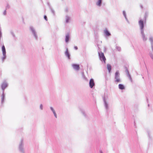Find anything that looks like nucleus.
I'll return each instance as SVG.
<instances>
[{
  "mask_svg": "<svg viewBox=\"0 0 153 153\" xmlns=\"http://www.w3.org/2000/svg\"><path fill=\"white\" fill-rule=\"evenodd\" d=\"M138 23L140 27L142 38L143 41H145L147 40V38L145 36V34L144 33V24L143 20L140 19Z\"/></svg>",
  "mask_w": 153,
  "mask_h": 153,
  "instance_id": "1",
  "label": "nucleus"
},
{
  "mask_svg": "<svg viewBox=\"0 0 153 153\" xmlns=\"http://www.w3.org/2000/svg\"><path fill=\"white\" fill-rule=\"evenodd\" d=\"M115 82L116 83L120 82H121L119 72L118 71H116L115 74Z\"/></svg>",
  "mask_w": 153,
  "mask_h": 153,
  "instance_id": "2",
  "label": "nucleus"
},
{
  "mask_svg": "<svg viewBox=\"0 0 153 153\" xmlns=\"http://www.w3.org/2000/svg\"><path fill=\"white\" fill-rule=\"evenodd\" d=\"M100 59L101 60H103L105 63V62L106 59L103 53L101 52L99 54Z\"/></svg>",
  "mask_w": 153,
  "mask_h": 153,
  "instance_id": "3",
  "label": "nucleus"
},
{
  "mask_svg": "<svg viewBox=\"0 0 153 153\" xmlns=\"http://www.w3.org/2000/svg\"><path fill=\"white\" fill-rule=\"evenodd\" d=\"M2 51L3 53V55L4 56L2 58V60L3 61L5 59V55H6V51L5 47L4 45H3L2 47Z\"/></svg>",
  "mask_w": 153,
  "mask_h": 153,
  "instance_id": "4",
  "label": "nucleus"
},
{
  "mask_svg": "<svg viewBox=\"0 0 153 153\" xmlns=\"http://www.w3.org/2000/svg\"><path fill=\"white\" fill-rule=\"evenodd\" d=\"M95 85L94 80L93 79H90L89 82V86L91 88H92Z\"/></svg>",
  "mask_w": 153,
  "mask_h": 153,
  "instance_id": "5",
  "label": "nucleus"
},
{
  "mask_svg": "<svg viewBox=\"0 0 153 153\" xmlns=\"http://www.w3.org/2000/svg\"><path fill=\"white\" fill-rule=\"evenodd\" d=\"M72 66L76 70H78L80 68L79 66V65L74 64L72 65Z\"/></svg>",
  "mask_w": 153,
  "mask_h": 153,
  "instance_id": "6",
  "label": "nucleus"
},
{
  "mask_svg": "<svg viewBox=\"0 0 153 153\" xmlns=\"http://www.w3.org/2000/svg\"><path fill=\"white\" fill-rule=\"evenodd\" d=\"M7 86V83L5 82H4L2 84L1 87L2 89L4 90Z\"/></svg>",
  "mask_w": 153,
  "mask_h": 153,
  "instance_id": "7",
  "label": "nucleus"
},
{
  "mask_svg": "<svg viewBox=\"0 0 153 153\" xmlns=\"http://www.w3.org/2000/svg\"><path fill=\"white\" fill-rule=\"evenodd\" d=\"M149 40L151 42L152 48L153 51V37H150L149 38Z\"/></svg>",
  "mask_w": 153,
  "mask_h": 153,
  "instance_id": "8",
  "label": "nucleus"
},
{
  "mask_svg": "<svg viewBox=\"0 0 153 153\" xmlns=\"http://www.w3.org/2000/svg\"><path fill=\"white\" fill-rule=\"evenodd\" d=\"M119 88L121 90L124 89L125 88L124 85L121 84H120L118 85Z\"/></svg>",
  "mask_w": 153,
  "mask_h": 153,
  "instance_id": "9",
  "label": "nucleus"
},
{
  "mask_svg": "<svg viewBox=\"0 0 153 153\" xmlns=\"http://www.w3.org/2000/svg\"><path fill=\"white\" fill-rule=\"evenodd\" d=\"M66 55L68 57L69 59H70V55L68 53V51L67 49H66V51L65 52Z\"/></svg>",
  "mask_w": 153,
  "mask_h": 153,
  "instance_id": "10",
  "label": "nucleus"
},
{
  "mask_svg": "<svg viewBox=\"0 0 153 153\" xmlns=\"http://www.w3.org/2000/svg\"><path fill=\"white\" fill-rule=\"evenodd\" d=\"M69 38V34H67L65 37V40L66 42H68Z\"/></svg>",
  "mask_w": 153,
  "mask_h": 153,
  "instance_id": "11",
  "label": "nucleus"
},
{
  "mask_svg": "<svg viewBox=\"0 0 153 153\" xmlns=\"http://www.w3.org/2000/svg\"><path fill=\"white\" fill-rule=\"evenodd\" d=\"M149 15V13L148 12H146L144 16V18H145V21L148 17V16Z\"/></svg>",
  "mask_w": 153,
  "mask_h": 153,
  "instance_id": "12",
  "label": "nucleus"
},
{
  "mask_svg": "<svg viewBox=\"0 0 153 153\" xmlns=\"http://www.w3.org/2000/svg\"><path fill=\"white\" fill-rule=\"evenodd\" d=\"M104 33L105 35L108 36H109L111 35L109 32L106 30H104Z\"/></svg>",
  "mask_w": 153,
  "mask_h": 153,
  "instance_id": "13",
  "label": "nucleus"
},
{
  "mask_svg": "<svg viewBox=\"0 0 153 153\" xmlns=\"http://www.w3.org/2000/svg\"><path fill=\"white\" fill-rule=\"evenodd\" d=\"M107 68L108 70L109 73L110 72L111 69V65L109 64H107Z\"/></svg>",
  "mask_w": 153,
  "mask_h": 153,
  "instance_id": "14",
  "label": "nucleus"
},
{
  "mask_svg": "<svg viewBox=\"0 0 153 153\" xmlns=\"http://www.w3.org/2000/svg\"><path fill=\"white\" fill-rule=\"evenodd\" d=\"M101 2L102 0H98V1L97 2V5L99 6H100L101 5Z\"/></svg>",
  "mask_w": 153,
  "mask_h": 153,
  "instance_id": "15",
  "label": "nucleus"
},
{
  "mask_svg": "<svg viewBox=\"0 0 153 153\" xmlns=\"http://www.w3.org/2000/svg\"><path fill=\"white\" fill-rule=\"evenodd\" d=\"M1 102H2V103H3V102H4V94H2V95L1 96Z\"/></svg>",
  "mask_w": 153,
  "mask_h": 153,
  "instance_id": "16",
  "label": "nucleus"
},
{
  "mask_svg": "<svg viewBox=\"0 0 153 153\" xmlns=\"http://www.w3.org/2000/svg\"><path fill=\"white\" fill-rule=\"evenodd\" d=\"M148 135L149 137V140H151L152 138V137L151 136V134H150V133L149 132H148Z\"/></svg>",
  "mask_w": 153,
  "mask_h": 153,
  "instance_id": "17",
  "label": "nucleus"
},
{
  "mask_svg": "<svg viewBox=\"0 0 153 153\" xmlns=\"http://www.w3.org/2000/svg\"><path fill=\"white\" fill-rule=\"evenodd\" d=\"M149 55H150V56L151 58H152V59L153 60V55L151 53H150Z\"/></svg>",
  "mask_w": 153,
  "mask_h": 153,
  "instance_id": "18",
  "label": "nucleus"
},
{
  "mask_svg": "<svg viewBox=\"0 0 153 153\" xmlns=\"http://www.w3.org/2000/svg\"><path fill=\"white\" fill-rule=\"evenodd\" d=\"M44 18L46 20V21H48V19H47V17L46 16H44Z\"/></svg>",
  "mask_w": 153,
  "mask_h": 153,
  "instance_id": "19",
  "label": "nucleus"
},
{
  "mask_svg": "<svg viewBox=\"0 0 153 153\" xmlns=\"http://www.w3.org/2000/svg\"><path fill=\"white\" fill-rule=\"evenodd\" d=\"M69 19V18H68L66 20V22H68Z\"/></svg>",
  "mask_w": 153,
  "mask_h": 153,
  "instance_id": "20",
  "label": "nucleus"
},
{
  "mask_svg": "<svg viewBox=\"0 0 153 153\" xmlns=\"http://www.w3.org/2000/svg\"><path fill=\"white\" fill-rule=\"evenodd\" d=\"M140 7L142 9L143 8V6L141 4L140 5Z\"/></svg>",
  "mask_w": 153,
  "mask_h": 153,
  "instance_id": "21",
  "label": "nucleus"
},
{
  "mask_svg": "<svg viewBox=\"0 0 153 153\" xmlns=\"http://www.w3.org/2000/svg\"><path fill=\"white\" fill-rule=\"evenodd\" d=\"M74 48L75 50H77L78 49V48L77 46L74 47Z\"/></svg>",
  "mask_w": 153,
  "mask_h": 153,
  "instance_id": "22",
  "label": "nucleus"
},
{
  "mask_svg": "<svg viewBox=\"0 0 153 153\" xmlns=\"http://www.w3.org/2000/svg\"><path fill=\"white\" fill-rule=\"evenodd\" d=\"M54 115L56 117V114H54Z\"/></svg>",
  "mask_w": 153,
  "mask_h": 153,
  "instance_id": "23",
  "label": "nucleus"
},
{
  "mask_svg": "<svg viewBox=\"0 0 153 153\" xmlns=\"http://www.w3.org/2000/svg\"><path fill=\"white\" fill-rule=\"evenodd\" d=\"M53 113L54 114H56V112H55V111H53Z\"/></svg>",
  "mask_w": 153,
  "mask_h": 153,
  "instance_id": "24",
  "label": "nucleus"
},
{
  "mask_svg": "<svg viewBox=\"0 0 153 153\" xmlns=\"http://www.w3.org/2000/svg\"><path fill=\"white\" fill-rule=\"evenodd\" d=\"M53 113L54 114H56V112H55V111H53Z\"/></svg>",
  "mask_w": 153,
  "mask_h": 153,
  "instance_id": "25",
  "label": "nucleus"
},
{
  "mask_svg": "<svg viewBox=\"0 0 153 153\" xmlns=\"http://www.w3.org/2000/svg\"><path fill=\"white\" fill-rule=\"evenodd\" d=\"M42 105H40V107H41V109H42Z\"/></svg>",
  "mask_w": 153,
  "mask_h": 153,
  "instance_id": "26",
  "label": "nucleus"
},
{
  "mask_svg": "<svg viewBox=\"0 0 153 153\" xmlns=\"http://www.w3.org/2000/svg\"><path fill=\"white\" fill-rule=\"evenodd\" d=\"M51 110H52V111L53 109V108H52V107H51Z\"/></svg>",
  "mask_w": 153,
  "mask_h": 153,
  "instance_id": "27",
  "label": "nucleus"
},
{
  "mask_svg": "<svg viewBox=\"0 0 153 153\" xmlns=\"http://www.w3.org/2000/svg\"><path fill=\"white\" fill-rule=\"evenodd\" d=\"M52 111L53 112L54 111V109H53L52 110Z\"/></svg>",
  "mask_w": 153,
  "mask_h": 153,
  "instance_id": "28",
  "label": "nucleus"
},
{
  "mask_svg": "<svg viewBox=\"0 0 153 153\" xmlns=\"http://www.w3.org/2000/svg\"><path fill=\"white\" fill-rule=\"evenodd\" d=\"M101 153H102V152H101Z\"/></svg>",
  "mask_w": 153,
  "mask_h": 153,
  "instance_id": "29",
  "label": "nucleus"
}]
</instances>
